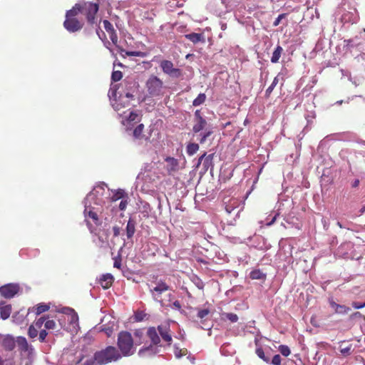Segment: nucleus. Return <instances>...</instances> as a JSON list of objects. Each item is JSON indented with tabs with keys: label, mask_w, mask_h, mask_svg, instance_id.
Segmentation results:
<instances>
[{
	"label": "nucleus",
	"mask_w": 365,
	"mask_h": 365,
	"mask_svg": "<svg viewBox=\"0 0 365 365\" xmlns=\"http://www.w3.org/2000/svg\"><path fill=\"white\" fill-rule=\"evenodd\" d=\"M112 190L107 185L101 182L94 186L84 200L83 215L85 222L91 232L95 227L101 225L103 220H107L110 217V197Z\"/></svg>",
	"instance_id": "f257e3e1"
},
{
	"label": "nucleus",
	"mask_w": 365,
	"mask_h": 365,
	"mask_svg": "<svg viewBox=\"0 0 365 365\" xmlns=\"http://www.w3.org/2000/svg\"><path fill=\"white\" fill-rule=\"evenodd\" d=\"M121 359V354L114 346H108L105 349L96 351L93 359H86V365H105Z\"/></svg>",
	"instance_id": "f03ea898"
},
{
	"label": "nucleus",
	"mask_w": 365,
	"mask_h": 365,
	"mask_svg": "<svg viewBox=\"0 0 365 365\" xmlns=\"http://www.w3.org/2000/svg\"><path fill=\"white\" fill-rule=\"evenodd\" d=\"M148 167L147 165L141 170L135 181L136 188L145 193H148L155 190L158 178L156 173Z\"/></svg>",
	"instance_id": "7ed1b4c3"
},
{
	"label": "nucleus",
	"mask_w": 365,
	"mask_h": 365,
	"mask_svg": "<svg viewBox=\"0 0 365 365\" xmlns=\"http://www.w3.org/2000/svg\"><path fill=\"white\" fill-rule=\"evenodd\" d=\"M62 314L58 318L61 327L71 333H76L79 328L77 313L70 307H63L57 311Z\"/></svg>",
	"instance_id": "20e7f679"
},
{
	"label": "nucleus",
	"mask_w": 365,
	"mask_h": 365,
	"mask_svg": "<svg viewBox=\"0 0 365 365\" xmlns=\"http://www.w3.org/2000/svg\"><path fill=\"white\" fill-rule=\"evenodd\" d=\"M78 4L81 10L83 23H94L98 16L99 1L96 0V2H93L81 0L78 1Z\"/></svg>",
	"instance_id": "39448f33"
},
{
	"label": "nucleus",
	"mask_w": 365,
	"mask_h": 365,
	"mask_svg": "<svg viewBox=\"0 0 365 365\" xmlns=\"http://www.w3.org/2000/svg\"><path fill=\"white\" fill-rule=\"evenodd\" d=\"M118 346L122 356H130L135 351L134 341L131 334L128 331H121L118 336Z\"/></svg>",
	"instance_id": "423d86ee"
},
{
	"label": "nucleus",
	"mask_w": 365,
	"mask_h": 365,
	"mask_svg": "<svg viewBox=\"0 0 365 365\" xmlns=\"http://www.w3.org/2000/svg\"><path fill=\"white\" fill-rule=\"evenodd\" d=\"M133 91H128L125 93V96L120 94L118 99L116 98L117 88L116 86H112L108 93V96L111 101L113 108L119 111L121 108L128 106V102L133 98Z\"/></svg>",
	"instance_id": "0eeeda50"
},
{
	"label": "nucleus",
	"mask_w": 365,
	"mask_h": 365,
	"mask_svg": "<svg viewBox=\"0 0 365 365\" xmlns=\"http://www.w3.org/2000/svg\"><path fill=\"white\" fill-rule=\"evenodd\" d=\"M147 336L152 344L148 347L141 349L138 352L140 356H145L147 353L149 354H158L160 351V347H161L162 345H158L160 342V339L156 329L155 327H150L147 330Z\"/></svg>",
	"instance_id": "6e6552de"
},
{
	"label": "nucleus",
	"mask_w": 365,
	"mask_h": 365,
	"mask_svg": "<svg viewBox=\"0 0 365 365\" xmlns=\"http://www.w3.org/2000/svg\"><path fill=\"white\" fill-rule=\"evenodd\" d=\"M121 123L127 130H131L134 125L140 120V116L136 110H128L119 113Z\"/></svg>",
	"instance_id": "1a4fd4ad"
},
{
	"label": "nucleus",
	"mask_w": 365,
	"mask_h": 365,
	"mask_svg": "<svg viewBox=\"0 0 365 365\" xmlns=\"http://www.w3.org/2000/svg\"><path fill=\"white\" fill-rule=\"evenodd\" d=\"M103 30L100 26L96 29V34L98 36L99 38L103 41H105L108 38L111 40L112 43L116 45L118 42V36L115 32V29L114 28L113 24H103Z\"/></svg>",
	"instance_id": "9d476101"
},
{
	"label": "nucleus",
	"mask_w": 365,
	"mask_h": 365,
	"mask_svg": "<svg viewBox=\"0 0 365 365\" xmlns=\"http://www.w3.org/2000/svg\"><path fill=\"white\" fill-rule=\"evenodd\" d=\"M78 6L79 4L77 2L66 12V19L63 23H83L81 10Z\"/></svg>",
	"instance_id": "9b49d317"
},
{
	"label": "nucleus",
	"mask_w": 365,
	"mask_h": 365,
	"mask_svg": "<svg viewBox=\"0 0 365 365\" xmlns=\"http://www.w3.org/2000/svg\"><path fill=\"white\" fill-rule=\"evenodd\" d=\"M149 93L153 96H159L163 88V82L156 76H151L147 81Z\"/></svg>",
	"instance_id": "f8f14e48"
},
{
	"label": "nucleus",
	"mask_w": 365,
	"mask_h": 365,
	"mask_svg": "<svg viewBox=\"0 0 365 365\" xmlns=\"http://www.w3.org/2000/svg\"><path fill=\"white\" fill-rule=\"evenodd\" d=\"M19 291L17 284H7L0 287V294L5 298L14 297Z\"/></svg>",
	"instance_id": "ddd939ff"
},
{
	"label": "nucleus",
	"mask_w": 365,
	"mask_h": 365,
	"mask_svg": "<svg viewBox=\"0 0 365 365\" xmlns=\"http://www.w3.org/2000/svg\"><path fill=\"white\" fill-rule=\"evenodd\" d=\"M16 344H17L21 351L25 353L29 356L34 354V349L33 346L28 343L25 337L18 336L16 339Z\"/></svg>",
	"instance_id": "4468645a"
},
{
	"label": "nucleus",
	"mask_w": 365,
	"mask_h": 365,
	"mask_svg": "<svg viewBox=\"0 0 365 365\" xmlns=\"http://www.w3.org/2000/svg\"><path fill=\"white\" fill-rule=\"evenodd\" d=\"M158 330L163 341L168 345H170L172 342V336L170 334V322H165L158 327Z\"/></svg>",
	"instance_id": "2eb2a0df"
},
{
	"label": "nucleus",
	"mask_w": 365,
	"mask_h": 365,
	"mask_svg": "<svg viewBox=\"0 0 365 365\" xmlns=\"http://www.w3.org/2000/svg\"><path fill=\"white\" fill-rule=\"evenodd\" d=\"M160 67L164 73L171 76H177L179 74V70L173 68V63L170 61H163L160 63Z\"/></svg>",
	"instance_id": "dca6fc26"
},
{
	"label": "nucleus",
	"mask_w": 365,
	"mask_h": 365,
	"mask_svg": "<svg viewBox=\"0 0 365 365\" xmlns=\"http://www.w3.org/2000/svg\"><path fill=\"white\" fill-rule=\"evenodd\" d=\"M168 289V287L164 282H159L156 284L155 287L150 289V292H152L153 297L155 301H160V294Z\"/></svg>",
	"instance_id": "f3484780"
},
{
	"label": "nucleus",
	"mask_w": 365,
	"mask_h": 365,
	"mask_svg": "<svg viewBox=\"0 0 365 365\" xmlns=\"http://www.w3.org/2000/svg\"><path fill=\"white\" fill-rule=\"evenodd\" d=\"M210 316V310L208 309H198L197 313V318L200 320V324L203 329H208L209 326L205 324Z\"/></svg>",
	"instance_id": "a211bd4d"
},
{
	"label": "nucleus",
	"mask_w": 365,
	"mask_h": 365,
	"mask_svg": "<svg viewBox=\"0 0 365 365\" xmlns=\"http://www.w3.org/2000/svg\"><path fill=\"white\" fill-rule=\"evenodd\" d=\"M16 339L10 334H4L1 346L7 351H11L16 345Z\"/></svg>",
	"instance_id": "6ab92c4d"
},
{
	"label": "nucleus",
	"mask_w": 365,
	"mask_h": 365,
	"mask_svg": "<svg viewBox=\"0 0 365 365\" xmlns=\"http://www.w3.org/2000/svg\"><path fill=\"white\" fill-rule=\"evenodd\" d=\"M166 169L169 173L176 172L179 170L178 160L174 158L168 157L165 159Z\"/></svg>",
	"instance_id": "aec40b11"
},
{
	"label": "nucleus",
	"mask_w": 365,
	"mask_h": 365,
	"mask_svg": "<svg viewBox=\"0 0 365 365\" xmlns=\"http://www.w3.org/2000/svg\"><path fill=\"white\" fill-rule=\"evenodd\" d=\"M207 123L204 118H200L197 120H194V125L192 127V131L195 133H200V131L205 130L206 128H209Z\"/></svg>",
	"instance_id": "412c9836"
},
{
	"label": "nucleus",
	"mask_w": 365,
	"mask_h": 365,
	"mask_svg": "<svg viewBox=\"0 0 365 365\" xmlns=\"http://www.w3.org/2000/svg\"><path fill=\"white\" fill-rule=\"evenodd\" d=\"M117 329L115 321H108V324H103L99 327L100 331L106 333L107 336H110L114 330Z\"/></svg>",
	"instance_id": "4be33fe9"
},
{
	"label": "nucleus",
	"mask_w": 365,
	"mask_h": 365,
	"mask_svg": "<svg viewBox=\"0 0 365 365\" xmlns=\"http://www.w3.org/2000/svg\"><path fill=\"white\" fill-rule=\"evenodd\" d=\"M135 221L130 218L125 227V234L128 240H130L133 237L135 232Z\"/></svg>",
	"instance_id": "5701e85b"
},
{
	"label": "nucleus",
	"mask_w": 365,
	"mask_h": 365,
	"mask_svg": "<svg viewBox=\"0 0 365 365\" xmlns=\"http://www.w3.org/2000/svg\"><path fill=\"white\" fill-rule=\"evenodd\" d=\"M113 282V277L110 274H103L100 278V284L103 289L109 288Z\"/></svg>",
	"instance_id": "b1692460"
},
{
	"label": "nucleus",
	"mask_w": 365,
	"mask_h": 365,
	"mask_svg": "<svg viewBox=\"0 0 365 365\" xmlns=\"http://www.w3.org/2000/svg\"><path fill=\"white\" fill-rule=\"evenodd\" d=\"M49 309V305L44 304V303H40L36 307H34L32 308L29 309V312H34L36 315H39L43 312H45Z\"/></svg>",
	"instance_id": "393cba45"
},
{
	"label": "nucleus",
	"mask_w": 365,
	"mask_h": 365,
	"mask_svg": "<svg viewBox=\"0 0 365 365\" xmlns=\"http://www.w3.org/2000/svg\"><path fill=\"white\" fill-rule=\"evenodd\" d=\"M11 312V307L5 303H0V315L3 319H6L9 317Z\"/></svg>",
	"instance_id": "a878e982"
},
{
	"label": "nucleus",
	"mask_w": 365,
	"mask_h": 365,
	"mask_svg": "<svg viewBox=\"0 0 365 365\" xmlns=\"http://www.w3.org/2000/svg\"><path fill=\"white\" fill-rule=\"evenodd\" d=\"M144 129L143 124L138 125L134 130H133V136L136 140H142L145 138V135H143V131Z\"/></svg>",
	"instance_id": "bb28decb"
},
{
	"label": "nucleus",
	"mask_w": 365,
	"mask_h": 365,
	"mask_svg": "<svg viewBox=\"0 0 365 365\" xmlns=\"http://www.w3.org/2000/svg\"><path fill=\"white\" fill-rule=\"evenodd\" d=\"M203 132L201 133L200 135L199 141L201 144H203L206 142L207 139L213 133L212 128L209 126V128H206Z\"/></svg>",
	"instance_id": "cd10ccee"
},
{
	"label": "nucleus",
	"mask_w": 365,
	"mask_h": 365,
	"mask_svg": "<svg viewBox=\"0 0 365 365\" xmlns=\"http://www.w3.org/2000/svg\"><path fill=\"white\" fill-rule=\"evenodd\" d=\"M123 195L124 192L122 190H112L111 196L110 197V204L123 198Z\"/></svg>",
	"instance_id": "c85d7f7f"
},
{
	"label": "nucleus",
	"mask_w": 365,
	"mask_h": 365,
	"mask_svg": "<svg viewBox=\"0 0 365 365\" xmlns=\"http://www.w3.org/2000/svg\"><path fill=\"white\" fill-rule=\"evenodd\" d=\"M212 160H213V154H210L206 155L204 161L202 162V167L205 171H207L210 168H212Z\"/></svg>",
	"instance_id": "c756f323"
},
{
	"label": "nucleus",
	"mask_w": 365,
	"mask_h": 365,
	"mask_svg": "<svg viewBox=\"0 0 365 365\" xmlns=\"http://www.w3.org/2000/svg\"><path fill=\"white\" fill-rule=\"evenodd\" d=\"M185 37L195 43L202 41H204V38H203L202 34H196V33L187 34V35H185Z\"/></svg>",
	"instance_id": "7c9ffc66"
},
{
	"label": "nucleus",
	"mask_w": 365,
	"mask_h": 365,
	"mask_svg": "<svg viewBox=\"0 0 365 365\" xmlns=\"http://www.w3.org/2000/svg\"><path fill=\"white\" fill-rule=\"evenodd\" d=\"M282 51H283V49L281 46H277V48L274 49V51L272 53V56L271 58L272 63H277L278 62V61L281 56Z\"/></svg>",
	"instance_id": "2f4dec72"
},
{
	"label": "nucleus",
	"mask_w": 365,
	"mask_h": 365,
	"mask_svg": "<svg viewBox=\"0 0 365 365\" xmlns=\"http://www.w3.org/2000/svg\"><path fill=\"white\" fill-rule=\"evenodd\" d=\"M199 150V145L197 143H190L187 145L186 152L189 155H193Z\"/></svg>",
	"instance_id": "473e14b6"
},
{
	"label": "nucleus",
	"mask_w": 365,
	"mask_h": 365,
	"mask_svg": "<svg viewBox=\"0 0 365 365\" xmlns=\"http://www.w3.org/2000/svg\"><path fill=\"white\" fill-rule=\"evenodd\" d=\"M63 26L69 33H75L82 29V24H63Z\"/></svg>",
	"instance_id": "72a5a7b5"
},
{
	"label": "nucleus",
	"mask_w": 365,
	"mask_h": 365,
	"mask_svg": "<svg viewBox=\"0 0 365 365\" xmlns=\"http://www.w3.org/2000/svg\"><path fill=\"white\" fill-rule=\"evenodd\" d=\"M250 277L253 279H262L265 275L260 270L255 269L250 272Z\"/></svg>",
	"instance_id": "f704fd0d"
},
{
	"label": "nucleus",
	"mask_w": 365,
	"mask_h": 365,
	"mask_svg": "<svg viewBox=\"0 0 365 365\" xmlns=\"http://www.w3.org/2000/svg\"><path fill=\"white\" fill-rule=\"evenodd\" d=\"M222 319H227L232 323L237 322L238 320V317L236 314L234 313H223L222 314Z\"/></svg>",
	"instance_id": "c9c22d12"
},
{
	"label": "nucleus",
	"mask_w": 365,
	"mask_h": 365,
	"mask_svg": "<svg viewBox=\"0 0 365 365\" xmlns=\"http://www.w3.org/2000/svg\"><path fill=\"white\" fill-rule=\"evenodd\" d=\"M186 354H187V350L185 349H180L178 346L175 345L174 354L176 358L180 359L182 356H185Z\"/></svg>",
	"instance_id": "e433bc0d"
},
{
	"label": "nucleus",
	"mask_w": 365,
	"mask_h": 365,
	"mask_svg": "<svg viewBox=\"0 0 365 365\" xmlns=\"http://www.w3.org/2000/svg\"><path fill=\"white\" fill-rule=\"evenodd\" d=\"M205 98L206 96L204 93H200L198 96L193 101L192 105L194 106H198L205 102Z\"/></svg>",
	"instance_id": "4c0bfd02"
},
{
	"label": "nucleus",
	"mask_w": 365,
	"mask_h": 365,
	"mask_svg": "<svg viewBox=\"0 0 365 365\" xmlns=\"http://www.w3.org/2000/svg\"><path fill=\"white\" fill-rule=\"evenodd\" d=\"M278 82H279L278 77L276 76L274 78V80H273L272 83H271V85L266 90V95L267 96H269L271 94V93L272 92V91L274 90L275 86L277 85Z\"/></svg>",
	"instance_id": "58836bf2"
},
{
	"label": "nucleus",
	"mask_w": 365,
	"mask_h": 365,
	"mask_svg": "<svg viewBox=\"0 0 365 365\" xmlns=\"http://www.w3.org/2000/svg\"><path fill=\"white\" fill-rule=\"evenodd\" d=\"M38 329H37L35 326L31 325L29 328L28 334L29 336L34 339L38 336Z\"/></svg>",
	"instance_id": "ea45409f"
},
{
	"label": "nucleus",
	"mask_w": 365,
	"mask_h": 365,
	"mask_svg": "<svg viewBox=\"0 0 365 365\" xmlns=\"http://www.w3.org/2000/svg\"><path fill=\"white\" fill-rule=\"evenodd\" d=\"M256 354L260 359H262L266 363L269 362V359L265 356L264 351L262 350V348H257L256 349Z\"/></svg>",
	"instance_id": "a19ab883"
},
{
	"label": "nucleus",
	"mask_w": 365,
	"mask_h": 365,
	"mask_svg": "<svg viewBox=\"0 0 365 365\" xmlns=\"http://www.w3.org/2000/svg\"><path fill=\"white\" fill-rule=\"evenodd\" d=\"M279 351L284 356H288L291 353L289 348L286 345H280Z\"/></svg>",
	"instance_id": "79ce46f5"
},
{
	"label": "nucleus",
	"mask_w": 365,
	"mask_h": 365,
	"mask_svg": "<svg viewBox=\"0 0 365 365\" xmlns=\"http://www.w3.org/2000/svg\"><path fill=\"white\" fill-rule=\"evenodd\" d=\"M192 281L197 286V288H199L200 289H203L204 284H203L202 281L199 277L194 276L192 279Z\"/></svg>",
	"instance_id": "37998d69"
},
{
	"label": "nucleus",
	"mask_w": 365,
	"mask_h": 365,
	"mask_svg": "<svg viewBox=\"0 0 365 365\" xmlns=\"http://www.w3.org/2000/svg\"><path fill=\"white\" fill-rule=\"evenodd\" d=\"M349 311H350L349 307H347L344 305L339 304V307H337L336 313L345 314L348 313Z\"/></svg>",
	"instance_id": "c03bdc74"
},
{
	"label": "nucleus",
	"mask_w": 365,
	"mask_h": 365,
	"mask_svg": "<svg viewBox=\"0 0 365 365\" xmlns=\"http://www.w3.org/2000/svg\"><path fill=\"white\" fill-rule=\"evenodd\" d=\"M123 77V74L119 71H115L113 72L111 78L113 81H120Z\"/></svg>",
	"instance_id": "a18cd8bd"
},
{
	"label": "nucleus",
	"mask_w": 365,
	"mask_h": 365,
	"mask_svg": "<svg viewBox=\"0 0 365 365\" xmlns=\"http://www.w3.org/2000/svg\"><path fill=\"white\" fill-rule=\"evenodd\" d=\"M289 16V14H282L280 15H279V16L276 19L274 23L275 24H277V23H279L282 20H286V21H290L292 20V19H289L288 17Z\"/></svg>",
	"instance_id": "49530a36"
},
{
	"label": "nucleus",
	"mask_w": 365,
	"mask_h": 365,
	"mask_svg": "<svg viewBox=\"0 0 365 365\" xmlns=\"http://www.w3.org/2000/svg\"><path fill=\"white\" fill-rule=\"evenodd\" d=\"M126 55L128 56H138V57H145V54L141 51H127Z\"/></svg>",
	"instance_id": "de8ad7c7"
},
{
	"label": "nucleus",
	"mask_w": 365,
	"mask_h": 365,
	"mask_svg": "<svg viewBox=\"0 0 365 365\" xmlns=\"http://www.w3.org/2000/svg\"><path fill=\"white\" fill-rule=\"evenodd\" d=\"M45 322H46L44 317H40L32 325L35 326L37 329H41L43 324H45Z\"/></svg>",
	"instance_id": "09e8293b"
},
{
	"label": "nucleus",
	"mask_w": 365,
	"mask_h": 365,
	"mask_svg": "<svg viewBox=\"0 0 365 365\" xmlns=\"http://www.w3.org/2000/svg\"><path fill=\"white\" fill-rule=\"evenodd\" d=\"M46 329H53L56 327V322L53 320H47L44 324Z\"/></svg>",
	"instance_id": "8fccbe9b"
},
{
	"label": "nucleus",
	"mask_w": 365,
	"mask_h": 365,
	"mask_svg": "<svg viewBox=\"0 0 365 365\" xmlns=\"http://www.w3.org/2000/svg\"><path fill=\"white\" fill-rule=\"evenodd\" d=\"M351 346H348L346 347H344V348H341L340 349V352L341 353L342 355L344 356H349L351 354Z\"/></svg>",
	"instance_id": "3c124183"
},
{
	"label": "nucleus",
	"mask_w": 365,
	"mask_h": 365,
	"mask_svg": "<svg viewBox=\"0 0 365 365\" xmlns=\"http://www.w3.org/2000/svg\"><path fill=\"white\" fill-rule=\"evenodd\" d=\"M281 356L279 354H276L274 356L272 360V365H281Z\"/></svg>",
	"instance_id": "603ef678"
},
{
	"label": "nucleus",
	"mask_w": 365,
	"mask_h": 365,
	"mask_svg": "<svg viewBox=\"0 0 365 365\" xmlns=\"http://www.w3.org/2000/svg\"><path fill=\"white\" fill-rule=\"evenodd\" d=\"M47 334H48V333L46 331V329L41 330L39 332V337H38L40 341H41V342L44 341Z\"/></svg>",
	"instance_id": "864d4df0"
},
{
	"label": "nucleus",
	"mask_w": 365,
	"mask_h": 365,
	"mask_svg": "<svg viewBox=\"0 0 365 365\" xmlns=\"http://www.w3.org/2000/svg\"><path fill=\"white\" fill-rule=\"evenodd\" d=\"M121 229L118 226H113V236L118 237L120 234Z\"/></svg>",
	"instance_id": "5fc2aeb1"
},
{
	"label": "nucleus",
	"mask_w": 365,
	"mask_h": 365,
	"mask_svg": "<svg viewBox=\"0 0 365 365\" xmlns=\"http://www.w3.org/2000/svg\"><path fill=\"white\" fill-rule=\"evenodd\" d=\"M352 306L355 309H361V308H364L365 307V302L364 303H359V302H353L352 303Z\"/></svg>",
	"instance_id": "6e6d98bb"
},
{
	"label": "nucleus",
	"mask_w": 365,
	"mask_h": 365,
	"mask_svg": "<svg viewBox=\"0 0 365 365\" xmlns=\"http://www.w3.org/2000/svg\"><path fill=\"white\" fill-rule=\"evenodd\" d=\"M127 206V201L126 200H121L119 203V208L120 210H124L126 208Z\"/></svg>",
	"instance_id": "4d7b16f0"
},
{
	"label": "nucleus",
	"mask_w": 365,
	"mask_h": 365,
	"mask_svg": "<svg viewBox=\"0 0 365 365\" xmlns=\"http://www.w3.org/2000/svg\"><path fill=\"white\" fill-rule=\"evenodd\" d=\"M330 306L332 309H334V311L336 312L337 307H339V304L334 302L333 300H331L329 302Z\"/></svg>",
	"instance_id": "13d9d810"
},
{
	"label": "nucleus",
	"mask_w": 365,
	"mask_h": 365,
	"mask_svg": "<svg viewBox=\"0 0 365 365\" xmlns=\"http://www.w3.org/2000/svg\"><path fill=\"white\" fill-rule=\"evenodd\" d=\"M205 157H206V153H204L202 155H201L199 158L197 167H198L204 161V159L205 158Z\"/></svg>",
	"instance_id": "bf43d9fd"
},
{
	"label": "nucleus",
	"mask_w": 365,
	"mask_h": 365,
	"mask_svg": "<svg viewBox=\"0 0 365 365\" xmlns=\"http://www.w3.org/2000/svg\"><path fill=\"white\" fill-rule=\"evenodd\" d=\"M194 116H195L194 120H198L200 118H202V117L201 116L200 111V110H197L195 112Z\"/></svg>",
	"instance_id": "052dcab7"
},
{
	"label": "nucleus",
	"mask_w": 365,
	"mask_h": 365,
	"mask_svg": "<svg viewBox=\"0 0 365 365\" xmlns=\"http://www.w3.org/2000/svg\"><path fill=\"white\" fill-rule=\"evenodd\" d=\"M277 215H278V214H276V215L272 217V220H271V221H269V222H267L266 223V225H267V226H270V225H273V224H274V222H275V220H276V218H277Z\"/></svg>",
	"instance_id": "680f3d73"
},
{
	"label": "nucleus",
	"mask_w": 365,
	"mask_h": 365,
	"mask_svg": "<svg viewBox=\"0 0 365 365\" xmlns=\"http://www.w3.org/2000/svg\"><path fill=\"white\" fill-rule=\"evenodd\" d=\"M173 307L177 309H180L181 307L180 303L178 301H175L173 304Z\"/></svg>",
	"instance_id": "e2e57ef3"
},
{
	"label": "nucleus",
	"mask_w": 365,
	"mask_h": 365,
	"mask_svg": "<svg viewBox=\"0 0 365 365\" xmlns=\"http://www.w3.org/2000/svg\"><path fill=\"white\" fill-rule=\"evenodd\" d=\"M359 180H355L352 184V186L356 187L359 185Z\"/></svg>",
	"instance_id": "0e129e2a"
},
{
	"label": "nucleus",
	"mask_w": 365,
	"mask_h": 365,
	"mask_svg": "<svg viewBox=\"0 0 365 365\" xmlns=\"http://www.w3.org/2000/svg\"><path fill=\"white\" fill-rule=\"evenodd\" d=\"M120 262H117V261H115V262H114V267L119 268V267H120Z\"/></svg>",
	"instance_id": "69168bd1"
},
{
	"label": "nucleus",
	"mask_w": 365,
	"mask_h": 365,
	"mask_svg": "<svg viewBox=\"0 0 365 365\" xmlns=\"http://www.w3.org/2000/svg\"><path fill=\"white\" fill-rule=\"evenodd\" d=\"M99 23H103V24H106V23H110L109 21L106 20V19H104V20H102L101 19H100L99 21Z\"/></svg>",
	"instance_id": "338daca9"
},
{
	"label": "nucleus",
	"mask_w": 365,
	"mask_h": 365,
	"mask_svg": "<svg viewBox=\"0 0 365 365\" xmlns=\"http://www.w3.org/2000/svg\"><path fill=\"white\" fill-rule=\"evenodd\" d=\"M226 211L228 212V213H230L231 212V207H230L229 205H227L226 206Z\"/></svg>",
	"instance_id": "774afa93"
}]
</instances>
